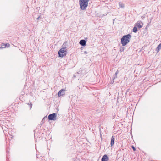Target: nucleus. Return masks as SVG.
I'll list each match as a JSON object with an SVG mask.
<instances>
[{
  "instance_id": "obj_1",
  "label": "nucleus",
  "mask_w": 161,
  "mask_h": 161,
  "mask_svg": "<svg viewBox=\"0 0 161 161\" xmlns=\"http://www.w3.org/2000/svg\"><path fill=\"white\" fill-rule=\"evenodd\" d=\"M131 36L130 34L124 36L121 39V43L122 46H124L128 43L131 38Z\"/></svg>"
},
{
  "instance_id": "obj_2",
  "label": "nucleus",
  "mask_w": 161,
  "mask_h": 161,
  "mask_svg": "<svg viewBox=\"0 0 161 161\" xmlns=\"http://www.w3.org/2000/svg\"><path fill=\"white\" fill-rule=\"evenodd\" d=\"M89 0H79V4L80 9L82 10L86 9L88 5Z\"/></svg>"
},
{
  "instance_id": "obj_3",
  "label": "nucleus",
  "mask_w": 161,
  "mask_h": 161,
  "mask_svg": "<svg viewBox=\"0 0 161 161\" xmlns=\"http://www.w3.org/2000/svg\"><path fill=\"white\" fill-rule=\"evenodd\" d=\"M66 47H64V48L61 49L58 51V54L59 55V57H63L66 55Z\"/></svg>"
},
{
  "instance_id": "obj_4",
  "label": "nucleus",
  "mask_w": 161,
  "mask_h": 161,
  "mask_svg": "<svg viewBox=\"0 0 161 161\" xmlns=\"http://www.w3.org/2000/svg\"><path fill=\"white\" fill-rule=\"evenodd\" d=\"M56 114L55 113H53L49 114L48 116V119L49 120H56Z\"/></svg>"
},
{
  "instance_id": "obj_5",
  "label": "nucleus",
  "mask_w": 161,
  "mask_h": 161,
  "mask_svg": "<svg viewBox=\"0 0 161 161\" xmlns=\"http://www.w3.org/2000/svg\"><path fill=\"white\" fill-rule=\"evenodd\" d=\"M66 90L63 89L60 90L58 93V97H60L61 96H63L65 94V92Z\"/></svg>"
},
{
  "instance_id": "obj_6",
  "label": "nucleus",
  "mask_w": 161,
  "mask_h": 161,
  "mask_svg": "<svg viewBox=\"0 0 161 161\" xmlns=\"http://www.w3.org/2000/svg\"><path fill=\"white\" fill-rule=\"evenodd\" d=\"M109 159V158L107 155H104L102 157L101 161H108Z\"/></svg>"
},
{
  "instance_id": "obj_7",
  "label": "nucleus",
  "mask_w": 161,
  "mask_h": 161,
  "mask_svg": "<svg viewBox=\"0 0 161 161\" xmlns=\"http://www.w3.org/2000/svg\"><path fill=\"white\" fill-rule=\"evenodd\" d=\"M86 41L84 40H81L79 42L80 44L82 46H84L86 44Z\"/></svg>"
},
{
  "instance_id": "obj_8",
  "label": "nucleus",
  "mask_w": 161,
  "mask_h": 161,
  "mask_svg": "<svg viewBox=\"0 0 161 161\" xmlns=\"http://www.w3.org/2000/svg\"><path fill=\"white\" fill-rule=\"evenodd\" d=\"M114 136H113L111 138V143H110V144L111 146H112L114 144Z\"/></svg>"
},
{
  "instance_id": "obj_9",
  "label": "nucleus",
  "mask_w": 161,
  "mask_h": 161,
  "mask_svg": "<svg viewBox=\"0 0 161 161\" xmlns=\"http://www.w3.org/2000/svg\"><path fill=\"white\" fill-rule=\"evenodd\" d=\"M161 49V43H160L158 46L156 48V51L158 52L160 49Z\"/></svg>"
},
{
  "instance_id": "obj_10",
  "label": "nucleus",
  "mask_w": 161,
  "mask_h": 161,
  "mask_svg": "<svg viewBox=\"0 0 161 161\" xmlns=\"http://www.w3.org/2000/svg\"><path fill=\"white\" fill-rule=\"evenodd\" d=\"M135 26L139 28H141L142 27V26L139 23H137L135 24Z\"/></svg>"
},
{
  "instance_id": "obj_11",
  "label": "nucleus",
  "mask_w": 161,
  "mask_h": 161,
  "mask_svg": "<svg viewBox=\"0 0 161 161\" xmlns=\"http://www.w3.org/2000/svg\"><path fill=\"white\" fill-rule=\"evenodd\" d=\"M133 32L136 33L137 31V28L136 26H135L132 30Z\"/></svg>"
},
{
  "instance_id": "obj_12",
  "label": "nucleus",
  "mask_w": 161,
  "mask_h": 161,
  "mask_svg": "<svg viewBox=\"0 0 161 161\" xmlns=\"http://www.w3.org/2000/svg\"><path fill=\"white\" fill-rule=\"evenodd\" d=\"M119 7L121 8H123L124 7V4L122 3H119Z\"/></svg>"
},
{
  "instance_id": "obj_13",
  "label": "nucleus",
  "mask_w": 161,
  "mask_h": 161,
  "mask_svg": "<svg viewBox=\"0 0 161 161\" xmlns=\"http://www.w3.org/2000/svg\"><path fill=\"white\" fill-rule=\"evenodd\" d=\"M124 50V48L123 47H121L120 48V52L123 51Z\"/></svg>"
},
{
  "instance_id": "obj_14",
  "label": "nucleus",
  "mask_w": 161,
  "mask_h": 161,
  "mask_svg": "<svg viewBox=\"0 0 161 161\" xmlns=\"http://www.w3.org/2000/svg\"><path fill=\"white\" fill-rule=\"evenodd\" d=\"M7 123L10 124V122L8 121H5V123H4V125L5 126L7 125V126L8 127V125L6 124Z\"/></svg>"
},
{
  "instance_id": "obj_15",
  "label": "nucleus",
  "mask_w": 161,
  "mask_h": 161,
  "mask_svg": "<svg viewBox=\"0 0 161 161\" xmlns=\"http://www.w3.org/2000/svg\"><path fill=\"white\" fill-rule=\"evenodd\" d=\"M119 73V71L118 70L115 73V76L114 77V79H115L117 77V75Z\"/></svg>"
},
{
  "instance_id": "obj_16",
  "label": "nucleus",
  "mask_w": 161,
  "mask_h": 161,
  "mask_svg": "<svg viewBox=\"0 0 161 161\" xmlns=\"http://www.w3.org/2000/svg\"><path fill=\"white\" fill-rule=\"evenodd\" d=\"M78 160V159H77V158H73V159L72 161H77Z\"/></svg>"
},
{
  "instance_id": "obj_17",
  "label": "nucleus",
  "mask_w": 161,
  "mask_h": 161,
  "mask_svg": "<svg viewBox=\"0 0 161 161\" xmlns=\"http://www.w3.org/2000/svg\"><path fill=\"white\" fill-rule=\"evenodd\" d=\"M131 147L133 149V150L134 151H135L136 150V148H135V147H134V146H133L132 145L131 146Z\"/></svg>"
},
{
  "instance_id": "obj_18",
  "label": "nucleus",
  "mask_w": 161,
  "mask_h": 161,
  "mask_svg": "<svg viewBox=\"0 0 161 161\" xmlns=\"http://www.w3.org/2000/svg\"><path fill=\"white\" fill-rule=\"evenodd\" d=\"M45 122V117L43 118L42 120V123H43Z\"/></svg>"
},
{
  "instance_id": "obj_19",
  "label": "nucleus",
  "mask_w": 161,
  "mask_h": 161,
  "mask_svg": "<svg viewBox=\"0 0 161 161\" xmlns=\"http://www.w3.org/2000/svg\"><path fill=\"white\" fill-rule=\"evenodd\" d=\"M29 105L30 106V108H31L32 107V104L31 103L30 104H29Z\"/></svg>"
},
{
  "instance_id": "obj_20",
  "label": "nucleus",
  "mask_w": 161,
  "mask_h": 161,
  "mask_svg": "<svg viewBox=\"0 0 161 161\" xmlns=\"http://www.w3.org/2000/svg\"><path fill=\"white\" fill-rule=\"evenodd\" d=\"M2 129L3 130V131H5L6 130L5 129H4V128H3V127H2Z\"/></svg>"
},
{
  "instance_id": "obj_21",
  "label": "nucleus",
  "mask_w": 161,
  "mask_h": 161,
  "mask_svg": "<svg viewBox=\"0 0 161 161\" xmlns=\"http://www.w3.org/2000/svg\"><path fill=\"white\" fill-rule=\"evenodd\" d=\"M8 131H9L8 130ZM8 134L10 135V136H12L11 138L12 139V137L13 136H12V135H11L10 134V132H9V131H8Z\"/></svg>"
},
{
  "instance_id": "obj_22",
  "label": "nucleus",
  "mask_w": 161,
  "mask_h": 161,
  "mask_svg": "<svg viewBox=\"0 0 161 161\" xmlns=\"http://www.w3.org/2000/svg\"><path fill=\"white\" fill-rule=\"evenodd\" d=\"M84 53L86 54H87V51H84Z\"/></svg>"
},
{
  "instance_id": "obj_23",
  "label": "nucleus",
  "mask_w": 161,
  "mask_h": 161,
  "mask_svg": "<svg viewBox=\"0 0 161 161\" xmlns=\"http://www.w3.org/2000/svg\"><path fill=\"white\" fill-rule=\"evenodd\" d=\"M106 15H107V14H103V16H106Z\"/></svg>"
},
{
  "instance_id": "obj_24",
  "label": "nucleus",
  "mask_w": 161,
  "mask_h": 161,
  "mask_svg": "<svg viewBox=\"0 0 161 161\" xmlns=\"http://www.w3.org/2000/svg\"><path fill=\"white\" fill-rule=\"evenodd\" d=\"M40 18V17H38L37 18V19H39V18Z\"/></svg>"
},
{
  "instance_id": "obj_25",
  "label": "nucleus",
  "mask_w": 161,
  "mask_h": 161,
  "mask_svg": "<svg viewBox=\"0 0 161 161\" xmlns=\"http://www.w3.org/2000/svg\"><path fill=\"white\" fill-rule=\"evenodd\" d=\"M111 83L113 84L112 82H111Z\"/></svg>"
},
{
  "instance_id": "obj_26",
  "label": "nucleus",
  "mask_w": 161,
  "mask_h": 161,
  "mask_svg": "<svg viewBox=\"0 0 161 161\" xmlns=\"http://www.w3.org/2000/svg\"><path fill=\"white\" fill-rule=\"evenodd\" d=\"M111 83L113 84L112 82H111Z\"/></svg>"
}]
</instances>
